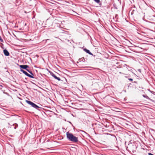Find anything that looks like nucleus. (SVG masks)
Instances as JSON below:
<instances>
[{
	"label": "nucleus",
	"instance_id": "obj_4",
	"mask_svg": "<svg viewBox=\"0 0 155 155\" xmlns=\"http://www.w3.org/2000/svg\"><path fill=\"white\" fill-rule=\"evenodd\" d=\"M19 67H20L21 68H22V69H26V68H29V66L28 65H20L19 66Z\"/></svg>",
	"mask_w": 155,
	"mask_h": 155
},
{
	"label": "nucleus",
	"instance_id": "obj_1",
	"mask_svg": "<svg viewBox=\"0 0 155 155\" xmlns=\"http://www.w3.org/2000/svg\"><path fill=\"white\" fill-rule=\"evenodd\" d=\"M66 135L67 139L70 141L74 142H77L78 141V138L74 136L72 134L68 132L66 133Z\"/></svg>",
	"mask_w": 155,
	"mask_h": 155
},
{
	"label": "nucleus",
	"instance_id": "obj_5",
	"mask_svg": "<svg viewBox=\"0 0 155 155\" xmlns=\"http://www.w3.org/2000/svg\"><path fill=\"white\" fill-rule=\"evenodd\" d=\"M4 53L5 55L6 56H8L9 54L8 52L6 50H4Z\"/></svg>",
	"mask_w": 155,
	"mask_h": 155
},
{
	"label": "nucleus",
	"instance_id": "obj_7",
	"mask_svg": "<svg viewBox=\"0 0 155 155\" xmlns=\"http://www.w3.org/2000/svg\"><path fill=\"white\" fill-rule=\"evenodd\" d=\"M84 50L87 53L89 54H90L92 55V54L90 52L89 50H88L85 49H84Z\"/></svg>",
	"mask_w": 155,
	"mask_h": 155
},
{
	"label": "nucleus",
	"instance_id": "obj_6",
	"mask_svg": "<svg viewBox=\"0 0 155 155\" xmlns=\"http://www.w3.org/2000/svg\"><path fill=\"white\" fill-rule=\"evenodd\" d=\"M52 76L53 77H54V78H55V79H57L58 81H59L61 80V79H60V78H59L57 77L54 74H53V75H52Z\"/></svg>",
	"mask_w": 155,
	"mask_h": 155
},
{
	"label": "nucleus",
	"instance_id": "obj_10",
	"mask_svg": "<svg viewBox=\"0 0 155 155\" xmlns=\"http://www.w3.org/2000/svg\"><path fill=\"white\" fill-rule=\"evenodd\" d=\"M18 126V125L16 124V126H15V127H14L15 129L16 128V127Z\"/></svg>",
	"mask_w": 155,
	"mask_h": 155
},
{
	"label": "nucleus",
	"instance_id": "obj_12",
	"mask_svg": "<svg viewBox=\"0 0 155 155\" xmlns=\"http://www.w3.org/2000/svg\"><path fill=\"white\" fill-rule=\"evenodd\" d=\"M129 80L130 81H132L133 80V79L132 78H130Z\"/></svg>",
	"mask_w": 155,
	"mask_h": 155
},
{
	"label": "nucleus",
	"instance_id": "obj_11",
	"mask_svg": "<svg viewBox=\"0 0 155 155\" xmlns=\"http://www.w3.org/2000/svg\"><path fill=\"white\" fill-rule=\"evenodd\" d=\"M148 155H154L153 154L150 153H148Z\"/></svg>",
	"mask_w": 155,
	"mask_h": 155
},
{
	"label": "nucleus",
	"instance_id": "obj_2",
	"mask_svg": "<svg viewBox=\"0 0 155 155\" xmlns=\"http://www.w3.org/2000/svg\"><path fill=\"white\" fill-rule=\"evenodd\" d=\"M26 102L28 104L31 105L32 107H33L34 108H35L36 109H37L39 107H38L37 105L36 104H35L34 103H33V102H32L31 101L26 100Z\"/></svg>",
	"mask_w": 155,
	"mask_h": 155
},
{
	"label": "nucleus",
	"instance_id": "obj_8",
	"mask_svg": "<svg viewBox=\"0 0 155 155\" xmlns=\"http://www.w3.org/2000/svg\"><path fill=\"white\" fill-rule=\"evenodd\" d=\"M25 70L26 71H27L29 73H31L32 75H33V74L32 73H31L30 71H29V70L28 69H27V68H26V69H25Z\"/></svg>",
	"mask_w": 155,
	"mask_h": 155
},
{
	"label": "nucleus",
	"instance_id": "obj_9",
	"mask_svg": "<svg viewBox=\"0 0 155 155\" xmlns=\"http://www.w3.org/2000/svg\"><path fill=\"white\" fill-rule=\"evenodd\" d=\"M0 41H1V42H3V40L2 39L1 37L0 36Z\"/></svg>",
	"mask_w": 155,
	"mask_h": 155
},
{
	"label": "nucleus",
	"instance_id": "obj_3",
	"mask_svg": "<svg viewBox=\"0 0 155 155\" xmlns=\"http://www.w3.org/2000/svg\"><path fill=\"white\" fill-rule=\"evenodd\" d=\"M20 71L21 72H22L25 75H26V76H28V77L31 78H34V77L32 76L29 74L27 72L25 71L24 70H23L22 69H21L20 70Z\"/></svg>",
	"mask_w": 155,
	"mask_h": 155
}]
</instances>
